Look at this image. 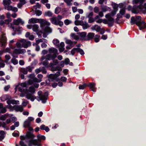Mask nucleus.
Segmentation results:
<instances>
[{"mask_svg": "<svg viewBox=\"0 0 146 146\" xmlns=\"http://www.w3.org/2000/svg\"><path fill=\"white\" fill-rule=\"evenodd\" d=\"M35 137V135L32 133L28 132L25 136H21L20 138L21 139L25 140L29 146H32L33 145L42 146L41 144L39 142L41 140H45L46 137L44 135L39 134L37 136V140L33 139Z\"/></svg>", "mask_w": 146, "mask_h": 146, "instance_id": "nucleus-1", "label": "nucleus"}, {"mask_svg": "<svg viewBox=\"0 0 146 146\" xmlns=\"http://www.w3.org/2000/svg\"><path fill=\"white\" fill-rule=\"evenodd\" d=\"M29 23H39L40 24V26L42 28L45 25H49L50 23L46 21L43 19H37L35 18H32L29 20Z\"/></svg>", "mask_w": 146, "mask_h": 146, "instance_id": "nucleus-2", "label": "nucleus"}, {"mask_svg": "<svg viewBox=\"0 0 146 146\" xmlns=\"http://www.w3.org/2000/svg\"><path fill=\"white\" fill-rule=\"evenodd\" d=\"M35 89L32 86L30 87L25 92L26 97L28 99L32 101H33L36 99V97L33 95L35 93Z\"/></svg>", "mask_w": 146, "mask_h": 146, "instance_id": "nucleus-3", "label": "nucleus"}, {"mask_svg": "<svg viewBox=\"0 0 146 146\" xmlns=\"http://www.w3.org/2000/svg\"><path fill=\"white\" fill-rule=\"evenodd\" d=\"M74 23L76 25L82 26L84 29H86L89 27L88 24L86 22H84L82 20H75Z\"/></svg>", "mask_w": 146, "mask_h": 146, "instance_id": "nucleus-4", "label": "nucleus"}, {"mask_svg": "<svg viewBox=\"0 0 146 146\" xmlns=\"http://www.w3.org/2000/svg\"><path fill=\"white\" fill-rule=\"evenodd\" d=\"M38 94L39 96L38 98L40 99V100L42 101L43 103H45L47 99V93L45 92L42 94V92L39 91L38 92Z\"/></svg>", "mask_w": 146, "mask_h": 146, "instance_id": "nucleus-5", "label": "nucleus"}, {"mask_svg": "<svg viewBox=\"0 0 146 146\" xmlns=\"http://www.w3.org/2000/svg\"><path fill=\"white\" fill-rule=\"evenodd\" d=\"M29 77L33 79L34 82H40L42 81V79L43 77V76L41 74H38L37 76V77L38 79L35 77V76L33 74L30 75Z\"/></svg>", "mask_w": 146, "mask_h": 146, "instance_id": "nucleus-6", "label": "nucleus"}, {"mask_svg": "<svg viewBox=\"0 0 146 146\" xmlns=\"http://www.w3.org/2000/svg\"><path fill=\"white\" fill-rule=\"evenodd\" d=\"M119 6L120 9L119 11V15L122 16L124 15L125 13L126 5L125 3H120L119 4Z\"/></svg>", "mask_w": 146, "mask_h": 146, "instance_id": "nucleus-7", "label": "nucleus"}, {"mask_svg": "<svg viewBox=\"0 0 146 146\" xmlns=\"http://www.w3.org/2000/svg\"><path fill=\"white\" fill-rule=\"evenodd\" d=\"M19 41L21 43L22 47L24 48H27L31 45V43L29 41H27L24 39L19 40Z\"/></svg>", "mask_w": 146, "mask_h": 146, "instance_id": "nucleus-8", "label": "nucleus"}, {"mask_svg": "<svg viewBox=\"0 0 146 146\" xmlns=\"http://www.w3.org/2000/svg\"><path fill=\"white\" fill-rule=\"evenodd\" d=\"M26 52V50L24 49H15L13 52L12 53V55L14 57H15V54H22L25 53Z\"/></svg>", "mask_w": 146, "mask_h": 146, "instance_id": "nucleus-9", "label": "nucleus"}, {"mask_svg": "<svg viewBox=\"0 0 146 146\" xmlns=\"http://www.w3.org/2000/svg\"><path fill=\"white\" fill-rule=\"evenodd\" d=\"M113 16L111 15V13L106 14L105 16V17L108 19V22L110 23V25H109L111 26L112 25L113 23L114 22L113 19L111 17V16Z\"/></svg>", "mask_w": 146, "mask_h": 146, "instance_id": "nucleus-10", "label": "nucleus"}, {"mask_svg": "<svg viewBox=\"0 0 146 146\" xmlns=\"http://www.w3.org/2000/svg\"><path fill=\"white\" fill-rule=\"evenodd\" d=\"M19 101L18 100L15 101L13 100H8L7 102V103L8 104V105L7 106L8 108L10 109H13L12 108L13 107L10 105V104H19Z\"/></svg>", "mask_w": 146, "mask_h": 146, "instance_id": "nucleus-11", "label": "nucleus"}, {"mask_svg": "<svg viewBox=\"0 0 146 146\" xmlns=\"http://www.w3.org/2000/svg\"><path fill=\"white\" fill-rule=\"evenodd\" d=\"M4 35V34H3L1 35V37L0 39L1 44V46L4 47L5 46L7 42L6 38Z\"/></svg>", "mask_w": 146, "mask_h": 146, "instance_id": "nucleus-12", "label": "nucleus"}, {"mask_svg": "<svg viewBox=\"0 0 146 146\" xmlns=\"http://www.w3.org/2000/svg\"><path fill=\"white\" fill-rule=\"evenodd\" d=\"M49 52L50 54H53L52 55V59H54L56 57V54L57 52V50L56 49L54 48H50L49 49Z\"/></svg>", "mask_w": 146, "mask_h": 146, "instance_id": "nucleus-13", "label": "nucleus"}, {"mask_svg": "<svg viewBox=\"0 0 146 146\" xmlns=\"http://www.w3.org/2000/svg\"><path fill=\"white\" fill-rule=\"evenodd\" d=\"M4 8L8 11H12L15 12H16L18 11V9L17 7H14L9 5L5 7Z\"/></svg>", "mask_w": 146, "mask_h": 146, "instance_id": "nucleus-14", "label": "nucleus"}, {"mask_svg": "<svg viewBox=\"0 0 146 146\" xmlns=\"http://www.w3.org/2000/svg\"><path fill=\"white\" fill-rule=\"evenodd\" d=\"M112 6L113 9L111 12V15L113 16L116 14V12L118 11V7L119 5L115 3H113L112 4Z\"/></svg>", "mask_w": 146, "mask_h": 146, "instance_id": "nucleus-15", "label": "nucleus"}, {"mask_svg": "<svg viewBox=\"0 0 146 146\" xmlns=\"http://www.w3.org/2000/svg\"><path fill=\"white\" fill-rule=\"evenodd\" d=\"M13 109H10L11 110H15L16 111H20L22 112L23 111V108L21 106H15L12 108Z\"/></svg>", "mask_w": 146, "mask_h": 146, "instance_id": "nucleus-16", "label": "nucleus"}, {"mask_svg": "<svg viewBox=\"0 0 146 146\" xmlns=\"http://www.w3.org/2000/svg\"><path fill=\"white\" fill-rule=\"evenodd\" d=\"M13 23L15 25H18L19 24H23L24 22L20 18H18L17 19H14L13 21Z\"/></svg>", "mask_w": 146, "mask_h": 146, "instance_id": "nucleus-17", "label": "nucleus"}, {"mask_svg": "<svg viewBox=\"0 0 146 146\" xmlns=\"http://www.w3.org/2000/svg\"><path fill=\"white\" fill-rule=\"evenodd\" d=\"M137 8H139L140 11L145 13L146 11V3H144L143 5H140L137 7Z\"/></svg>", "mask_w": 146, "mask_h": 146, "instance_id": "nucleus-18", "label": "nucleus"}, {"mask_svg": "<svg viewBox=\"0 0 146 146\" xmlns=\"http://www.w3.org/2000/svg\"><path fill=\"white\" fill-rule=\"evenodd\" d=\"M138 24L139 25L137 26L139 27L140 30L146 28V23H145L143 21H139Z\"/></svg>", "mask_w": 146, "mask_h": 146, "instance_id": "nucleus-19", "label": "nucleus"}, {"mask_svg": "<svg viewBox=\"0 0 146 146\" xmlns=\"http://www.w3.org/2000/svg\"><path fill=\"white\" fill-rule=\"evenodd\" d=\"M127 8L128 10L131 11L133 13H136L138 12V10L137 9V8L135 7H133L132 8L131 7V6L129 5L128 6Z\"/></svg>", "mask_w": 146, "mask_h": 146, "instance_id": "nucleus-20", "label": "nucleus"}, {"mask_svg": "<svg viewBox=\"0 0 146 146\" xmlns=\"http://www.w3.org/2000/svg\"><path fill=\"white\" fill-rule=\"evenodd\" d=\"M60 63L61 64L60 66L62 67L63 66H62V64H63L64 63L66 64H69L70 65H72V62L70 63V60L68 58H66L64 60L61 61Z\"/></svg>", "mask_w": 146, "mask_h": 146, "instance_id": "nucleus-21", "label": "nucleus"}, {"mask_svg": "<svg viewBox=\"0 0 146 146\" xmlns=\"http://www.w3.org/2000/svg\"><path fill=\"white\" fill-rule=\"evenodd\" d=\"M6 17L7 18L9 19H8L5 20V22H7V24H9L10 22H11L12 21L11 18H10L11 16V15L10 14L9 12H7L6 14Z\"/></svg>", "mask_w": 146, "mask_h": 146, "instance_id": "nucleus-22", "label": "nucleus"}, {"mask_svg": "<svg viewBox=\"0 0 146 146\" xmlns=\"http://www.w3.org/2000/svg\"><path fill=\"white\" fill-rule=\"evenodd\" d=\"M139 21H137L136 19L134 17H133L131 18V23L132 25L135 24L137 25H139L138 23Z\"/></svg>", "mask_w": 146, "mask_h": 146, "instance_id": "nucleus-23", "label": "nucleus"}, {"mask_svg": "<svg viewBox=\"0 0 146 146\" xmlns=\"http://www.w3.org/2000/svg\"><path fill=\"white\" fill-rule=\"evenodd\" d=\"M53 60V62H51L49 64L50 67H53L54 66L58 64V60H54V59H52Z\"/></svg>", "mask_w": 146, "mask_h": 146, "instance_id": "nucleus-24", "label": "nucleus"}, {"mask_svg": "<svg viewBox=\"0 0 146 146\" xmlns=\"http://www.w3.org/2000/svg\"><path fill=\"white\" fill-rule=\"evenodd\" d=\"M50 20L52 24L56 25H57L58 21L57 20L56 18L55 17H52L50 19Z\"/></svg>", "mask_w": 146, "mask_h": 146, "instance_id": "nucleus-25", "label": "nucleus"}, {"mask_svg": "<svg viewBox=\"0 0 146 146\" xmlns=\"http://www.w3.org/2000/svg\"><path fill=\"white\" fill-rule=\"evenodd\" d=\"M38 28L39 26L37 24H35L33 26L32 29L34 31L37 33L39 31Z\"/></svg>", "mask_w": 146, "mask_h": 146, "instance_id": "nucleus-26", "label": "nucleus"}, {"mask_svg": "<svg viewBox=\"0 0 146 146\" xmlns=\"http://www.w3.org/2000/svg\"><path fill=\"white\" fill-rule=\"evenodd\" d=\"M11 97L10 96L7 95H5L1 97V100L3 101H4L7 99H9Z\"/></svg>", "mask_w": 146, "mask_h": 146, "instance_id": "nucleus-27", "label": "nucleus"}, {"mask_svg": "<svg viewBox=\"0 0 146 146\" xmlns=\"http://www.w3.org/2000/svg\"><path fill=\"white\" fill-rule=\"evenodd\" d=\"M11 3V0H3V3L4 7L10 5Z\"/></svg>", "mask_w": 146, "mask_h": 146, "instance_id": "nucleus-28", "label": "nucleus"}, {"mask_svg": "<svg viewBox=\"0 0 146 146\" xmlns=\"http://www.w3.org/2000/svg\"><path fill=\"white\" fill-rule=\"evenodd\" d=\"M40 128L42 130H45L47 132H48L49 130V128L48 127L46 126L43 125H41Z\"/></svg>", "mask_w": 146, "mask_h": 146, "instance_id": "nucleus-29", "label": "nucleus"}, {"mask_svg": "<svg viewBox=\"0 0 146 146\" xmlns=\"http://www.w3.org/2000/svg\"><path fill=\"white\" fill-rule=\"evenodd\" d=\"M51 71H56V70H58L59 71H61L62 70V69L59 66H57L55 68L53 67H51Z\"/></svg>", "mask_w": 146, "mask_h": 146, "instance_id": "nucleus-30", "label": "nucleus"}, {"mask_svg": "<svg viewBox=\"0 0 146 146\" xmlns=\"http://www.w3.org/2000/svg\"><path fill=\"white\" fill-rule=\"evenodd\" d=\"M3 105L0 104V113H5L6 111V110L5 108H3Z\"/></svg>", "mask_w": 146, "mask_h": 146, "instance_id": "nucleus-31", "label": "nucleus"}, {"mask_svg": "<svg viewBox=\"0 0 146 146\" xmlns=\"http://www.w3.org/2000/svg\"><path fill=\"white\" fill-rule=\"evenodd\" d=\"M12 48H13L12 47H7L3 50V52H8L12 54V53L11 51V49Z\"/></svg>", "mask_w": 146, "mask_h": 146, "instance_id": "nucleus-32", "label": "nucleus"}, {"mask_svg": "<svg viewBox=\"0 0 146 146\" xmlns=\"http://www.w3.org/2000/svg\"><path fill=\"white\" fill-rule=\"evenodd\" d=\"M101 9L102 12H105L109 11L110 9V8L106 6H103L101 7Z\"/></svg>", "mask_w": 146, "mask_h": 146, "instance_id": "nucleus-33", "label": "nucleus"}, {"mask_svg": "<svg viewBox=\"0 0 146 146\" xmlns=\"http://www.w3.org/2000/svg\"><path fill=\"white\" fill-rule=\"evenodd\" d=\"M70 36L72 37V38L75 40H77L79 39V37L78 35L73 33H71L70 34Z\"/></svg>", "mask_w": 146, "mask_h": 146, "instance_id": "nucleus-34", "label": "nucleus"}, {"mask_svg": "<svg viewBox=\"0 0 146 146\" xmlns=\"http://www.w3.org/2000/svg\"><path fill=\"white\" fill-rule=\"evenodd\" d=\"M52 15V13L50 11L45 12L44 14V16H48L49 17H51Z\"/></svg>", "mask_w": 146, "mask_h": 146, "instance_id": "nucleus-35", "label": "nucleus"}, {"mask_svg": "<svg viewBox=\"0 0 146 146\" xmlns=\"http://www.w3.org/2000/svg\"><path fill=\"white\" fill-rule=\"evenodd\" d=\"M92 28L93 29L95 30L97 32L99 31L100 30V27L97 25H95Z\"/></svg>", "mask_w": 146, "mask_h": 146, "instance_id": "nucleus-36", "label": "nucleus"}, {"mask_svg": "<svg viewBox=\"0 0 146 146\" xmlns=\"http://www.w3.org/2000/svg\"><path fill=\"white\" fill-rule=\"evenodd\" d=\"M145 0H133L132 1V3L133 4H135L139 2L140 3H142Z\"/></svg>", "mask_w": 146, "mask_h": 146, "instance_id": "nucleus-37", "label": "nucleus"}, {"mask_svg": "<svg viewBox=\"0 0 146 146\" xmlns=\"http://www.w3.org/2000/svg\"><path fill=\"white\" fill-rule=\"evenodd\" d=\"M5 133L3 131H1L0 132V141L2 140L4 138Z\"/></svg>", "mask_w": 146, "mask_h": 146, "instance_id": "nucleus-38", "label": "nucleus"}, {"mask_svg": "<svg viewBox=\"0 0 146 146\" xmlns=\"http://www.w3.org/2000/svg\"><path fill=\"white\" fill-rule=\"evenodd\" d=\"M44 31L46 32L50 33L52 32V30L49 27L47 26L45 27L44 29Z\"/></svg>", "mask_w": 146, "mask_h": 146, "instance_id": "nucleus-39", "label": "nucleus"}, {"mask_svg": "<svg viewBox=\"0 0 146 146\" xmlns=\"http://www.w3.org/2000/svg\"><path fill=\"white\" fill-rule=\"evenodd\" d=\"M9 114H5L2 115L0 118V119L2 120H5L7 117H9Z\"/></svg>", "mask_w": 146, "mask_h": 146, "instance_id": "nucleus-40", "label": "nucleus"}, {"mask_svg": "<svg viewBox=\"0 0 146 146\" xmlns=\"http://www.w3.org/2000/svg\"><path fill=\"white\" fill-rule=\"evenodd\" d=\"M22 87H21L17 85V86L16 88L18 89L19 91L20 92H24L25 91L24 89Z\"/></svg>", "mask_w": 146, "mask_h": 146, "instance_id": "nucleus-41", "label": "nucleus"}, {"mask_svg": "<svg viewBox=\"0 0 146 146\" xmlns=\"http://www.w3.org/2000/svg\"><path fill=\"white\" fill-rule=\"evenodd\" d=\"M11 62L14 65H16L18 63V61L15 58H12L11 60Z\"/></svg>", "mask_w": 146, "mask_h": 146, "instance_id": "nucleus-42", "label": "nucleus"}, {"mask_svg": "<svg viewBox=\"0 0 146 146\" xmlns=\"http://www.w3.org/2000/svg\"><path fill=\"white\" fill-rule=\"evenodd\" d=\"M41 7V5L40 4H39L38 3H37L33 7V9L34 10H35V11L37 9H39Z\"/></svg>", "mask_w": 146, "mask_h": 146, "instance_id": "nucleus-43", "label": "nucleus"}, {"mask_svg": "<svg viewBox=\"0 0 146 146\" xmlns=\"http://www.w3.org/2000/svg\"><path fill=\"white\" fill-rule=\"evenodd\" d=\"M42 64L47 68L50 67L49 66V65H48V60H45L43 62H42Z\"/></svg>", "mask_w": 146, "mask_h": 146, "instance_id": "nucleus-44", "label": "nucleus"}, {"mask_svg": "<svg viewBox=\"0 0 146 146\" xmlns=\"http://www.w3.org/2000/svg\"><path fill=\"white\" fill-rule=\"evenodd\" d=\"M30 122H29L27 120H26L24 122V126L25 127H28L30 126Z\"/></svg>", "mask_w": 146, "mask_h": 146, "instance_id": "nucleus-45", "label": "nucleus"}, {"mask_svg": "<svg viewBox=\"0 0 146 146\" xmlns=\"http://www.w3.org/2000/svg\"><path fill=\"white\" fill-rule=\"evenodd\" d=\"M45 58L47 60H50L51 59L52 60V55L51 56L50 54H48L45 56Z\"/></svg>", "mask_w": 146, "mask_h": 146, "instance_id": "nucleus-46", "label": "nucleus"}, {"mask_svg": "<svg viewBox=\"0 0 146 146\" xmlns=\"http://www.w3.org/2000/svg\"><path fill=\"white\" fill-rule=\"evenodd\" d=\"M53 43L56 46H58L59 43V40L57 39H55L53 40Z\"/></svg>", "mask_w": 146, "mask_h": 146, "instance_id": "nucleus-47", "label": "nucleus"}, {"mask_svg": "<svg viewBox=\"0 0 146 146\" xmlns=\"http://www.w3.org/2000/svg\"><path fill=\"white\" fill-rule=\"evenodd\" d=\"M21 71L24 74H26L27 73V71L26 68H21Z\"/></svg>", "mask_w": 146, "mask_h": 146, "instance_id": "nucleus-48", "label": "nucleus"}, {"mask_svg": "<svg viewBox=\"0 0 146 146\" xmlns=\"http://www.w3.org/2000/svg\"><path fill=\"white\" fill-rule=\"evenodd\" d=\"M54 74H50L49 76L48 77L49 80L50 79L54 80L56 78Z\"/></svg>", "mask_w": 146, "mask_h": 146, "instance_id": "nucleus-49", "label": "nucleus"}, {"mask_svg": "<svg viewBox=\"0 0 146 146\" xmlns=\"http://www.w3.org/2000/svg\"><path fill=\"white\" fill-rule=\"evenodd\" d=\"M100 37V36L98 35H96L95 36V37L94 38V40L95 42H98L99 41V38Z\"/></svg>", "mask_w": 146, "mask_h": 146, "instance_id": "nucleus-50", "label": "nucleus"}, {"mask_svg": "<svg viewBox=\"0 0 146 146\" xmlns=\"http://www.w3.org/2000/svg\"><path fill=\"white\" fill-rule=\"evenodd\" d=\"M64 23L66 25H68L71 23L72 22L71 21L68 19H66L64 21Z\"/></svg>", "mask_w": 146, "mask_h": 146, "instance_id": "nucleus-51", "label": "nucleus"}, {"mask_svg": "<svg viewBox=\"0 0 146 146\" xmlns=\"http://www.w3.org/2000/svg\"><path fill=\"white\" fill-rule=\"evenodd\" d=\"M5 62H7L10 59L11 57L9 55H6L5 56Z\"/></svg>", "mask_w": 146, "mask_h": 146, "instance_id": "nucleus-52", "label": "nucleus"}, {"mask_svg": "<svg viewBox=\"0 0 146 146\" xmlns=\"http://www.w3.org/2000/svg\"><path fill=\"white\" fill-rule=\"evenodd\" d=\"M93 13L92 12H91L86 14V17L89 18H92V17L93 16Z\"/></svg>", "mask_w": 146, "mask_h": 146, "instance_id": "nucleus-53", "label": "nucleus"}, {"mask_svg": "<svg viewBox=\"0 0 146 146\" xmlns=\"http://www.w3.org/2000/svg\"><path fill=\"white\" fill-rule=\"evenodd\" d=\"M77 52H79L80 54L82 55H83L84 54V52L83 50L80 48H77Z\"/></svg>", "mask_w": 146, "mask_h": 146, "instance_id": "nucleus-54", "label": "nucleus"}, {"mask_svg": "<svg viewBox=\"0 0 146 146\" xmlns=\"http://www.w3.org/2000/svg\"><path fill=\"white\" fill-rule=\"evenodd\" d=\"M65 42L66 44H69L70 45L73 44V42L72 41L68 39H66Z\"/></svg>", "mask_w": 146, "mask_h": 146, "instance_id": "nucleus-55", "label": "nucleus"}, {"mask_svg": "<svg viewBox=\"0 0 146 146\" xmlns=\"http://www.w3.org/2000/svg\"><path fill=\"white\" fill-rule=\"evenodd\" d=\"M18 85L21 87L22 88H25L27 86V84L25 83H22L19 84Z\"/></svg>", "mask_w": 146, "mask_h": 146, "instance_id": "nucleus-56", "label": "nucleus"}, {"mask_svg": "<svg viewBox=\"0 0 146 146\" xmlns=\"http://www.w3.org/2000/svg\"><path fill=\"white\" fill-rule=\"evenodd\" d=\"M60 8L58 7H57L55 9L54 13L56 14H58L60 12Z\"/></svg>", "mask_w": 146, "mask_h": 146, "instance_id": "nucleus-57", "label": "nucleus"}, {"mask_svg": "<svg viewBox=\"0 0 146 146\" xmlns=\"http://www.w3.org/2000/svg\"><path fill=\"white\" fill-rule=\"evenodd\" d=\"M95 84L93 83H90L88 85V86L90 88L93 89L94 87L95 86Z\"/></svg>", "mask_w": 146, "mask_h": 146, "instance_id": "nucleus-58", "label": "nucleus"}, {"mask_svg": "<svg viewBox=\"0 0 146 146\" xmlns=\"http://www.w3.org/2000/svg\"><path fill=\"white\" fill-rule=\"evenodd\" d=\"M73 0H64V1L66 3L67 5H71V2Z\"/></svg>", "mask_w": 146, "mask_h": 146, "instance_id": "nucleus-59", "label": "nucleus"}, {"mask_svg": "<svg viewBox=\"0 0 146 146\" xmlns=\"http://www.w3.org/2000/svg\"><path fill=\"white\" fill-rule=\"evenodd\" d=\"M35 13L37 16H39L40 15L42 14V12L40 11H36Z\"/></svg>", "mask_w": 146, "mask_h": 146, "instance_id": "nucleus-60", "label": "nucleus"}, {"mask_svg": "<svg viewBox=\"0 0 146 146\" xmlns=\"http://www.w3.org/2000/svg\"><path fill=\"white\" fill-rule=\"evenodd\" d=\"M13 116V115H10L9 116V117L10 118H11L12 121L13 122H14L15 121H16L17 120V118L15 117H11L12 116Z\"/></svg>", "mask_w": 146, "mask_h": 146, "instance_id": "nucleus-61", "label": "nucleus"}, {"mask_svg": "<svg viewBox=\"0 0 146 146\" xmlns=\"http://www.w3.org/2000/svg\"><path fill=\"white\" fill-rule=\"evenodd\" d=\"M94 36V34L93 33H90L88 34V36L89 38H93Z\"/></svg>", "mask_w": 146, "mask_h": 146, "instance_id": "nucleus-62", "label": "nucleus"}, {"mask_svg": "<svg viewBox=\"0 0 146 146\" xmlns=\"http://www.w3.org/2000/svg\"><path fill=\"white\" fill-rule=\"evenodd\" d=\"M16 46L18 48H20L22 47V44L21 43H19V42H17L16 44Z\"/></svg>", "mask_w": 146, "mask_h": 146, "instance_id": "nucleus-63", "label": "nucleus"}, {"mask_svg": "<svg viewBox=\"0 0 146 146\" xmlns=\"http://www.w3.org/2000/svg\"><path fill=\"white\" fill-rule=\"evenodd\" d=\"M34 119V118L33 117H29L28 118L27 120L30 122L31 121L33 120Z\"/></svg>", "mask_w": 146, "mask_h": 146, "instance_id": "nucleus-64", "label": "nucleus"}]
</instances>
